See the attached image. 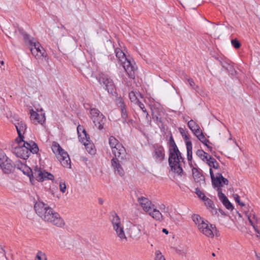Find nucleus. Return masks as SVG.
<instances>
[{"instance_id":"1","label":"nucleus","mask_w":260,"mask_h":260,"mask_svg":"<svg viewBox=\"0 0 260 260\" xmlns=\"http://www.w3.org/2000/svg\"><path fill=\"white\" fill-rule=\"evenodd\" d=\"M37 214L43 220L58 227L64 225L63 219L52 208L41 201L37 202L34 206Z\"/></svg>"},{"instance_id":"2","label":"nucleus","mask_w":260,"mask_h":260,"mask_svg":"<svg viewBox=\"0 0 260 260\" xmlns=\"http://www.w3.org/2000/svg\"><path fill=\"white\" fill-rule=\"evenodd\" d=\"M39 148L33 141L25 142L23 139L16 138L13 144V153L18 157L26 159L30 153H37Z\"/></svg>"},{"instance_id":"3","label":"nucleus","mask_w":260,"mask_h":260,"mask_svg":"<svg viewBox=\"0 0 260 260\" xmlns=\"http://www.w3.org/2000/svg\"><path fill=\"white\" fill-rule=\"evenodd\" d=\"M192 219L199 231L209 238L218 237L220 236L219 232L214 224H211L198 214H193Z\"/></svg>"},{"instance_id":"4","label":"nucleus","mask_w":260,"mask_h":260,"mask_svg":"<svg viewBox=\"0 0 260 260\" xmlns=\"http://www.w3.org/2000/svg\"><path fill=\"white\" fill-rule=\"evenodd\" d=\"M169 162L171 170L174 173L181 175L183 173L182 166L183 164V158L173 140L169 150Z\"/></svg>"},{"instance_id":"5","label":"nucleus","mask_w":260,"mask_h":260,"mask_svg":"<svg viewBox=\"0 0 260 260\" xmlns=\"http://www.w3.org/2000/svg\"><path fill=\"white\" fill-rule=\"evenodd\" d=\"M137 201L142 210L154 220L158 221L163 220V216L161 212L148 198L141 196L138 198Z\"/></svg>"},{"instance_id":"6","label":"nucleus","mask_w":260,"mask_h":260,"mask_svg":"<svg viewBox=\"0 0 260 260\" xmlns=\"http://www.w3.org/2000/svg\"><path fill=\"white\" fill-rule=\"evenodd\" d=\"M23 172L29 177V180L32 185L35 184V179L41 182L54 179V176L52 174L38 167L35 168L33 171L30 168L25 167Z\"/></svg>"},{"instance_id":"7","label":"nucleus","mask_w":260,"mask_h":260,"mask_svg":"<svg viewBox=\"0 0 260 260\" xmlns=\"http://www.w3.org/2000/svg\"><path fill=\"white\" fill-rule=\"evenodd\" d=\"M109 219L115 235L119 241L122 242L127 241V238L124 229V225L119 215L115 212H112L110 213Z\"/></svg>"},{"instance_id":"8","label":"nucleus","mask_w":260,"mask_h":260,"mask_svg":"<svg viewBox=\"0 0 260 260\" xmlns=\"http://www.w3.org/2000/svg\"><path fill=\"white\" fill-rule=\"evenodd\" d=\"M51 149L63 167L71 168V162L68 153L61 148L58 143L53 142L51 145Z\"/></svg>"},{"instance_id":"9","label":"nucleus","mask_w":260,"mask_h":260,"mask_svg":"<svg viewBox=\"0 0 260 260\" xmlns=\"http://www.w3.org/2000/svg\"><path fill=\"white\" fill-rule=\"evenodd\" d=\"M109 143L112 153L115 157L119 158L121 159L125 158L126 155V150L122 145L115 137L113 136L110 137Z\"/></svg>"},{"instance_id":"10","label":"nucleus","mask_w":260,"mask_h":260,"mask_svg":"<svg viewBox=\"0 0 260 260\" xmlns=\"http://www.w3.org/2000/svg\"><path fill=\"white\" fill-rule=\"evenodd\" d=\"M25 41L28 45V47L32 55L37 59H40L45 56V51L39 42H35L34 38H25Z\"/></svg>"},{"instance_id":"11","label":"nucleus","mask_w":260,"mask_h":260,"mask_svg":"<svg viewBox=\"0 0 260 260\" xmlns=\"http://www.w3.org/2000/svg\"><path fill=\"white\" fill-rule=\"evenodd\" d=\"M90 117L95 126L99 129H102L104 127L105 117L95 108H92L90 110Z\"/></svg>"},{"instance_id":"12","label":"nucleus","mask_w":260,"mask_h":260,"mask_svg":"<svg viewBox=\"0 0 260 260\" xmlns=\"http://www.w3.org/2000/svg\"><path fill=\"white\" fill-rule=\"evenodd\" d=\"M101 84L109 93L113 94L116 90L113 80L107 75L102 74L99 79Z\"/></svg>"},{"instance_id":"13","label":"nucleus","mask_w":260,"mask_h":260,"mask_svg":"<svg viewBox=\"0 0 260 260\" xmlns=\"http://www.w3.org/2000/svg\"><path fill=\"white\" fill-rule=\"evenodd\" d=\"M211 178L213 186L217 188V191L218 189H221V187L229 184V180L226 178H224L219 172H217L215 175H213Z\"/></svg>"},{"instance_id":"14","label":"nucleus","mask_w":260,"mask_h":260,"mask_svg":"<svg viewBox=\"0 0 260 260\" xmlns=\"http://www.w3.org/2000/svg\"><path fill=\"white\" fill-rule=\"evenodd\" d=\"M30 114V119L35 124H40L42 125L45 123L46 118L45 113L43 112L42 109L37 112L31 110Z\"/></svg>"},{"instance_id":"15","label":"nucleus","mask_w":260,"mask_h":260,"mask_svg":"<svg viewBox=\"0 0 260 260\" xmlns=\"http://www.w3.org/2000/svg\"><path fill=\"white\" fill-rule=\"evenodd\" d=\"M179 131L186 144L187 159L188 160H191L192 158V143L187 136L186 132L183 128L180 127L179 128Z\"/></svg>"},{"instance_id":"16","label":"nucleus","mask_w":260,"mask_h":260,"mask_svg":"<svg viewBox=\"0 0 260 260\" xmlns=\"http://www.w3.org/2000/svg\"><path fill=\"white\" fill-rule=\"evenodd\" d=\"M13 123L16 128L18 137L17 138L23 139L27 126L25 122L22 119L15 118L13 121Z\"/></svg>"},{"instance_id":"17","label":"nucleus","mask_w":260,"mask_h":260,"mask_svg":"<svg viewBox=\"0 0 260 260\" xmlns=\"http://www.w3.org/2000/svg\"><path fill=\"white\" fill-rule=\"evenodd\" d=\"M5 157L4 160H0V167L5 173L9 174L14 170V165L6 155Z\"/></svg>"},{"instance_id":"18","label":"nucleus","mask_w":260,"mask_h":260,"mask_svg":"<svg viewBox=\"0 0 260 260\" xmlns=\"http://www.w3.org/2000/svg\"><path fill=\"white\" fill-rule=\"evenodd\" d=\"M121 64L127 75L131 78H133L134 77L135 71L137 69L135 62H131L129 60L127 59L121 62Z\"/></svg>"},{"instance_id":"19","label":"nucleus","mask_w":260,"mask_h":260,"mask_svg":"<svg viewBox=\"0 0 260 260\" xmlns=\"http://www.w3.org/2000/svg\"><path fill=\"white\" fill-rule=\"evenodd\" d=\"M205 163L209 167V173L210 177H212L213 175H215L217 172H219V165L216 160L211 156Z\"/></svg>"},{"instance_id":"20","label":"nucleus","mask_w":260,"mask_h":260,"mask_svg":"<svg viewBox=\"0 0 260 260\" xmlns=\"http://www.w3.org/2000/svg\"><path fill=\"white\" fill-rule=\"evenodd\" d=\"M79 141L82 143H85L90 140L89 136L87 134L85 129L82 125H79L77 128Z\"/></svg>"},{"instance_id":"21","label":"nucleus","mask_w":260,"mask_h":260,"mask_svg":"<svg viewBox=\"0 0 260 260\" xmlns=\"http://www.w3.org/2000/svg\"><path fill=\"white\" fill-rule=\"evenodd\" d=\"M118 159V157L113 158L111 160V165L114 170L115 173L120 176H123L124 172ZM119 159L120 158H119Z\"/></svg>"},{"instance_id":"22","label":"nucleus","mask_w":260,"mask_h":260,"mask_svg":"<svg viewBox=\"0 0 260 260\" xmlns=\"http://www.w3.org/2000/svg\"><path fill=\"white\" fill-rule=\"evenodd\" d=\"M245 215L247 217L249 224L254 226V224H257L259 221V218L253 210L251 211H245Z\"/></svg>"},{"instance_id":"23","label":"nucleus","mask_w":260,"mask_h":260,"mask_svg":"<svg viewBox=\"0 0 260 260\" xmlns=\"http://www.w3.org/2000/svg\"><path fill=\"white\" fill-rule=\"evenodd\" d=\"M165 150L162 147H159L155 149L153 157L157 161L159 162L162 161L165 158Z\"/></svg>"},{"instance_id":"24","label":"nucleus","mask_w":260,"mask_h":260,"mask_svg":"<svg viewBox=\"0 0 260 260\" xmlns=\"http://www.w3.org/2000/svg\"><path fill=\"white\" fill-rule=\"evenodd\" d=\"M197 133L194 135L197 137L199 140H200L203 144H204L206 146H207V148L211 151L212 147L210 146L208 144L209 143V141L206 139L205 136L204 135L202 131H198Z\"/></svg>"},{"instance_id":"25","label":"nucleus","mask_w":260,"mask_h":260,"mask_svg":"<svg viewBox=\"0 0 260 260\" xmlns=\"http://www.w3.org/2000/svg\"><path fill=\"white\" fill-rule=\"evenodd\" d=\"M187 125L194 135L197 134L198 131H200L201 130L200 126L193 120H190L188 121Z\"/></svg>"},{"instance_id":"26","label":"nucleus","mask_w":260,"mask_h":260,"mask_svg":"<svg viewBox=\"0 0 260 260\" xmlns=\"http://www.w3.org/2000/svg\"><path fill=\"white\" fill-rule=\"evenodd\" d=\"M196 154L199 157V158H200L204 162L207 161L211 156V155L202 149L198 150L196 151Z\"/></svg>"},{"instance_id":"27","label":"nucleus","mask_w":260,"mask_h":260,"mask_svg":"<svg viewBox=\"0 0 260 260\" xmlns=\"http://www.w3.org/2000/svg\"><path fill=\"white\" fill-rule=\"evenodd\" d=\"M139 97L142 98L143 96L141 94L136 93L133 91H131L129 93V98L131 101L135 104H136L139 102Z\"/></svg>"},{"instance_id":"28","label":"nucleus","mask_w":260,"mask_h":260,"mask_svg":"<svg viewBox=\"0 0 260 260\" xmlns=\"http://www.w3.org/2000/svg\"><path fill=\"white\" fill-rule=\"evenodd\" d=\"M83 144L85 146L86 150L89 153L91 154H93L95 153V149L94 144L91 142L90 140L85 143H83Z\"/></svg>"},{"instance_id":"29","label":"nucleus","mask_w":260,"mask_h":260,"mask_svg":"<svg viewBox=\"0 0 260 260\" xmlns=\"http://www.w3.org/2000/svg\"><path fill=\"white\" fill-rule=\"evenodd\" d=\"M115 53L117 58L119 59L121 63L127 59L125 54L121 49L118 48L116 49Z\"/></svg>"},{"instance_id":"30","label":"nucleus","mask_w":260,"mask_h":260,"mask_svg":"<svg viewBox=\"0 0 260 260\" xmlns=\"http://www.w3.org/2000/svg\"><path fill=\"white\" fill-rule=\"evenodd\" d=\"M192 173L193 178L196 180V181L199 182L200 180H202L203 176L198 171L197 169L193 168L192 169Z\"/></svg>"},{"instance_id":"31","label":"nucleus","mask_w":260,"mask_h":260,"mask_svg":"<svg viewBox=\"0 0 260 260\" xmlns=\"http://www.w3.org/2000/svg\"><path fill=\"white\" fill-rule=\"evenodd\" d=\"M34 260H47V257L44 252L39 250L37 252Z\"/></svg>"},{"instance_id":"32","label":"nucleus","mask_w":260,"mask_h":260,"mask_svg":"<svg viewBox=\"0 0 260 260\" xmlns=\"http://www.w3.org/2000/svg\"><path fill=\"white\" fill-rule=\"evenodd\" d=\"M154 255V260H166L164 256L159 250L155 251Z\"/></svg>"},{"instance_id":"33","label":"nucleus","mask_w":260,"mask_h":260,"mask_svg":"<svg viewBox=\"0 0 260 260\" xmlns=\"http://www.w3.org/2000/svg\"><path fill=\"white\" fill-rule=\"evenodd\" d=\"M205 205L209 208L213 209H214V204L213 201L209 199L208 198H206L205 200L204 201Z\"/></svg>"},{"instance_id":"34","label":"nucleus","mask_w":260,"mask_h":260,"mask_svg":"<svg viewBox=\"0 0 260 260\" xmlns=\"http://www.w3.org/2000/svg\"><path fill=\"white\" fill-rule=\"evenodd\" d=\"M196 193L198 197L203 201H204L207 198L205 194L199 188L196 189Z\"/></svg>"},{"instance_id":"35","label":"nucleus","mask_w":260,"mask_h":260,"mask_svg":"<svg viewBox=\"0 0 260 260\" xmlns=\"http://www.w3.org/2000/svg\"><path fill=\"white\" fill-rule=\"evenodd\" d=\"M222 203L225 207V208L226 209H228V210H232L234 208L232 204L229 201L228 198L226 199V200H225V201L222 202Z\"/></svg>"},{"instance_id":"36","label":"nucleus","mask_w":260,"mask_h":260,"mask_svg":"<svg viewBox=\"0 0 260 260\" xmlns=\"http://www.w3.org/2000/svg\"><path fill=\"white\" fill-rule=\"evenodd\" d=\"M218 197L221 202L225 201L227 199V197L222 192L221 189L219 188L218 189Z\"/></svg>"},{"instance_id":"37","label":"nucleus","mask_w":260,"mask_h":260,"mask_svg":"<svg viewBox=\"0 0 260 260\" xmlns=\"http://www.w3.org/2000/svg\"><path fill=\"white\" fill-rule=\"evenodd\" d=\"M116 104L120 109L125 107L123 100L121 98L116 99Z\"/></svg>"},{"instance_id":"38","label":"nucleus","mask_w":260,"mask_h":260,"mask_svg":"<svg viewBox=\"0 0 260 260\" xmlns=\"http://www.w3.org/2000/svg\"><path fill=\"white\" fill-rule=\"evenodd\" d=\"M67 187L64 182H61L59 183V189L62 193H64L66 191Z\"/></svg>"},{"instance_id":"39","label":"nucleus","mask_w":260,"mask_h":260,"mask_svg":"<svg viewBox=\"0 0 260 260\" xmlns=\"http://www.w3.org/2000/svg\"><path fill=\"white\" fill-rule=\"evenodd\" d=\"M231 43L236 49L239 48L241 46V44L239 43V42L236 39L232 40L231 41Z\"/></svg>"},{"instance_id":"40","label":"nucleus","mask_w":260,"mask_h":260,"mask_svg":"<svg viewBox=\"0 0 260 260\" xmlns=\"http://www.w3.org/2000/svg\"><path fill=\"white\" fill-rule=\"evenodd\" d=\"M187 81L189 86L193 89H195L197 87L196 86V84L194 81L191 78L187 79Z\"/></svg>"},{"instance_id":"41","label":"nucleus","mask_w":260,"mask_h":260,"mask_svg":"<svg viewBox=\"0 0 260 260\" xmlns=\"http://www.w3.org/2000/svg\"><path fill=\"white\" fill-rule=\"evenodd\" d=\"M234 199L235 201L239 204L241 206H244L245 204L241 202L240 201V198L238 194L234 195Z\"/></svg>"},{"instance_id":"42","label":"nucleus","mask_w":260,"mask_h":260,"mask_svg":"<svg viewBox=\"0 0 260 260\" xmlns=\"http://www.w3.org/2000/svg\"><path fill=\"white\" fill-rule=\"evenodd\" d=\"M121 117L123 119L125 120L127 117V114L126 113V110L125 109V107L121 109Z\"/></svg>"},{"instance_id":"43","label":"nucleus","mask_w":260,"mask_h":260,"mask_svg":"<svg viewBox=\"0 0 260 260\" xmlns=\"http://www.w3.org/2000/svg\"><path fill=\"white\" fill-rule=\"evenodd\" d=\"M143 226H142L141 229H139V232L142 231L144 234H146L147 232V230L146 229V226L147 225H148L149 224L146 222H144L143 223Z\"/></svg>"},{"instance_id":"44","label":"nucleus","mask_w":260,"mask_h":260,"mask_svg":"<svg viewBox=\"0 0 260 260\" xmlns=\"http://www.w3.org/2000/svg\"><path fill=\"white\" fill-rule=\"evenodd\" d=\"M136 105H138L139 107L141 108V109H142V110L144 112V113H146L147 114V115H148V113L146 111V109L145 108V106L143 104H142L141 102H140V101L137 103L136 104Z\"/></svg>"},{"instance_id":"45","label":"nucleus","mask_w":260,"mask_h":260,"mask_svg":"<svg viewBox=\"0 0 260 260\" xmlns=\"http://www.w3.org/2000/svg\"><path fill=\"white\" fill-rule=\"evenodd\" d=\"M5 153L1 149H0V160H3V159L4 160L5 159Z\"/></svg>"},{"instance_id":"46","label":"nucleus","mask_w":260,"mask_h":260,"mask_svg":"<svg viewBox=\"0 0 260 260\" xmlns=\"http://www.w3.org/2000/svg\"><path fill=\"white\" fill-rule=\"evenodd\" d=\"M252 228H253V229H254V231H255V232H256V233H258V234H259V231H258V230L257 228H256V226H255V224H254V226H252Z\"/></svg>"},{"instance_id":"47","label":"nucleus","mask_w":260,"mask_h":260,"mask_svg":"<svg viewBox=\"0 0 260 260\" xmlns=\"http://www.w3.org/2000/svg\"><path fill=\"white\" fill-rule=\"evenodd\" d=\"M99 203L100 204L102 205L104 203V201L102 199H99Z\"/></svg>"},{"instance_id":"48","label":"nucleus","mask_w":260,"mask_h":260,"mask_svg":"<svg viewBox=\"0 0 260 260\" xmlns=\"http://www.w3.org/2000/svg\"><path fill=\"white\" fill-rule=\"evenodd\" d=\"M162 232L167 234L168 233V231L165 229H163Z\"/></svg>"},{"instance_id":"49","label":"nucleus","mask_w":260,"mask_h":260,"mask_svg":"<svg viewBox=\"0 0 260 260\" xmlns=\"http://www.w3.org/2000/svg\"><path fill=\"white\" fill-rule=\"evenodd\" d=\"M256 260H260V256L256 255Z\"/></svg>"},{"instance_id":"50","label":"nucleus","mask_w":260,"mask_h":260,"mask_svg":"<svg viewBox=\"0 0 260 260\" xmlns=\"http://www.w3.org/2000/svg\"><path fill=\"white\" fill-rule=\"evenodd\" d=\"M238 216L240 217V218H242V215L240 213H238Z\"/></svg>"},{"instance_id":"51","label":"nucleus","mask_w":260,"mask_h":260,"mask_svg":"<svg viewBox=\"0 0 260 260\" xmlns=\"http://www.w3.org/2000/svg\"><path fill=\"white\" fill-rule=\"evenodd\" d=\"M4 61H2L1 62V63L2 64H4Z\"/></svg>"},{"instance_id":"52","label":"nucleus","mask_w":260,"mask_h":260,"mask_svg":"<svg viewBox=\"0 0 260 260\" xmlns=\"http://www.w3.org/2000/svg\"><path fill=\"white\" fill-rule=\"evenodd\" d=\"M212 255H213V256H214V255H215V254L213 253H212Z\"/></svg>"}]
</instances>
